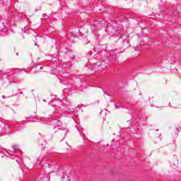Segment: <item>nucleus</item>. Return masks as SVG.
<instances>
[{
  "instance_id": "obj_1",
  "label": "nucleus",
  "mask_w": 181,
  "mask_h": 181,
  "mask_svg": "<svg viewBox=\"0 0 181 181\" xmlns=\"http://www.w3.org/2000/svg\"><path fill=\"white\" fill-rule=\"evenodd\" d=\"M103 28V23L100 22H95L93 26L91 27V30L95 32V30H100Z\"/></svg>"
},
{
  "instance_id": "obj_2",
  "label": "nucleus",
  "mask_w": 181,
  "mask_h": 181,
  "mask_svg": "<svg viewBox=\"0 0 181 181\" xmlns=\"http://www.w3.org/2000/svg\"><path fill=\"white\" fill-rule=\"evenodd\" d=\"M2 128H3V132H5V134H9V132H11L9 131V126H8V124H2Z\"/></svg>"
},
{
  "instance_id": "obj_3",
  "label": "nucleus",
  "mask_w": 181,
  "mask_h": 181,
  "mask_svg": "<svg viewBox=\"0 0 181 181\" xmlns=\"http://www.w3.org/2000/svg\"><path fill=\"white\" fill-rule=\"evenodd\" d=\"M121 35H122L121 30H115V37H119V39H121V37H122Z\"/></svg>"
},
{
  "instance_id": "obj_4",
  "label": "nucleus",
  "mask_w": 181,
  "mask_h": 181,
  "mask_svg": "<svg viewBox=\"0 0 181 181\" xmlns=\"http://www.w3.org/2000/svg\"><path fill=\"white\" fill-rule=\"evenodd\" d=\"M57 127H62V122H60V120H57L54 122V126L52 127V129H56Z\"/></svg>"
},
{
  "instance_id": "obj_5",
  "label": "nucleus",
  "mask_w": 181,
  "mask_h": 181,
  "mask_svg": "<svg viewBox=\"0 0 181 181\" xmlns=\"http://www.w3.org/2000/svg\"><path fill=\"white\" fill-rule=\"evenodd\" d=\"M12 148L15 150V151H19V146H18L17 144H14L12 146Z\"/></svg>"
},
{
  "instance_id": "obj_6",
  "label": "nucleus",
  "mask_w": 181,
  "mask_h": 181,
  "mask_svg": "<svg viewBox=\"0 0 181 181\" xmlns=\"http://www.w3.org/2000/svg\"><path fill=\"white\" fill-rule=\"evenodd\" d=\"M49 180H47V177H43L42 178H40V181H48Z\"/></svg>"
},
{
  "instance_id": "obj_7",
  "label": "nucleus",
  "mask_w": 181,
  "mask_h": 181,
  "mask_svg": "<svg viewBox=\"0 0 181 181\" xmlns=\"http://www.w3.org/2000/svg\"><path fill=\"white\" fill-rule=\"evenodd\" d=\"M27 30H29V29H26V28H22V31L24 32V33H26Z\"/></svg>"
},
{
  "instance_id": "obj_8",
  "label": "nucleus",
  "mask_w": 181,
  "mask_h": 181,
  "mask_svg": "<svg viewBox=\"0 0 181 181\" xmlns=\"http://www.w3.org/2000/svg\"><path fill=\"white\" fill-rule=\"evenodd\" d=\"M54 46H52V49H57V45H56V42H54Z\"/></svg>"
},
{
  "instance_id": "obj_9",
  "label": "nucleus",
  "mask_w": 181,
  "mask_h": 181,
  "mask_svg": "<svg viewBox=\"0 0 181 181\" xmlns=\"http://www.w3.org/2000/svg\"><path fill=\"white\" fill-rule=\"evenodd\" d=\"M110 62H115L117 60V57H113V59H110Z\"/></svg>"
},
{
  "instance_id": "obj_10",
  "label": "nucleus",
  "mask_w": 181,
  "mask_h": 181,
  "mask_svg": "<svg viewBox=\"0 0 181 181\" xmlns=\"http://www.w3.org/2000/svg\"><path fill=\"white\" fill-rule=\"evenodd\" d=\"M10 153H16V151H10Z\"/></svg>"
},
{
  "instance_id": "obj_11",
  "label": "nucleus",
  "mask_w": 181,
  "mask_h": 181,
  "mask_svg": "<svg viewBox=\"0 0 181 181\" xmlns=\"http://www.w3.org/2000/svg\"><path fill=\"white\" fill-rule=\"evenodd\" d=\"M0 158H4V154L0 153Z\"/></svg>"
},
{
  "instance_id": "obj_12",
  "label": "nucleus",
  "mask_w": 181,
  "mask_h": 181,
  "mask_svg": "<svg viewBox=\"0 0 181 181\" xmlns=\"http://www.w3.org/2000/svg\"><path fill=\"white\" fill-rule=\"evenodd\" d=\"M103 92L104 93V94H105V90H104V89H103Z\"/></svg>"
},
{
  "instance_id": "obj_13",
  "label": "nucleus",
  "mask_w": 181,
  "mask_h": 181,
  "mask_svg": "<svg viewBox=\"0 0 181 181\" xmlns=\"http://www.w3.org/2000/svg\"><path fill=\"white\" fill-rule=\"evenodd\" d=\"M40 70H42V69H43V66H40Z\"/></svg>"
},
{
  "instance_id": "obj_14",
  "label": "nucleus",
  "mask_w": 181,
  "mask_h": 181,
  "mask_svg": "<svg viewBox=\"0 0 181 181\" xmlns=\"http://www.w3.org/2000/svg\"><path fill=\"white\" fill-rule=\"evenodd\" d=\"M2 98H5V95H3V96H2Z\"/></svg>"
},
{
  "instance_id": "obj_15",
  "label": "nucleus",
  "mask_w": 181,
  "mask_h": 181,
  "mask_svg": "<svg viewBox=\"0 0 181 181\" xmlns=\"http://www.w3.org/2000/svg\"><path fill=\"white\" fill-rule=\"evenodd\" d=\"M66 135H67V132H65V136H66Z\"/></svg>"
},
{
  "instance_id": "obj_16",
  "label": "nucleus",
  "mask_w": 181,
  "mask_h": 181,
  "mask_svg": "<svg viewBox=\"0 0 181 181\" xmlns=\"http://www.w3.org/2000/svg\"><path fill=\"white\" fill-rule=\"evenodd\" d=\"M35 46H37V44H35Z\"/></svg>"
},
{
  "instance_id": "obj_17",
  "label": "nucleus",
  "mask_w": 181,
  "mask_h": 181,
  "mask_svg": "<svg viewBox=\"0 0 181 181\" xmlns=\"http://www.w3.org/2000/svg\"><path fill=\"white\" fill-rule=\"evenodd\" d=\"M9 83H15V82H9Z\"/></svg>"
}]
</instances>
